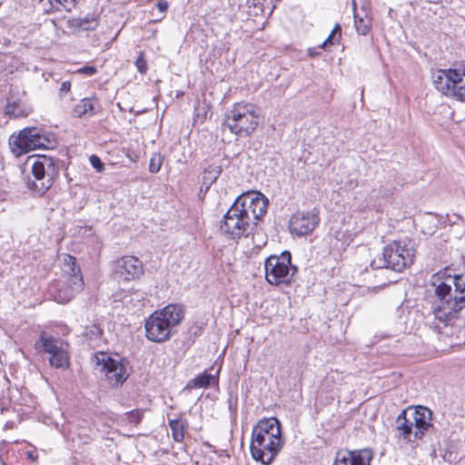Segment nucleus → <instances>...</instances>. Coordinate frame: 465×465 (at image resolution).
<instances>
[{"label":"nucleus","instance_id":"obj_1","mask_svg":"<svg viewBox=\"0 0 465 465\" xmlns=\"http://www.w3.org/2000/svg\"><path fill=\"white\" fill-rule=\"evenodd\" d=\"M183 317L184 309L181 304L170 303L156 310L144 321L145 337L155 343L168 341L176 333L175 328Z\"/></svg>","mask_w":465,"mask_h":465},{"label":"nucleus","instance_id":"obj_2","mask_svg":"<svg viewBox=\"0 0 465 465\" xmlns=\"http://www.w3.org/2000/svg\"><path fill=\"white\" fill-rule=\"evenodd\" d=\"M432 412L423 406H416L403 410L395 420L397 436L406 442L421 440L425 433L432 428Z\"/></svg>","mask_w":465,"mask_h":465},{"label":"nucleus","instance_id":"obj_3","mask_svg":"<svg viewBox=\"0 0 465 465\" xmlns=\"http://www.w3.org/2000/svg\"><path fill=\"white\" fill-rule=\"evenodd\" d=\"M61 278L49 287L50 295L58 303L70 302L84 288V280L76 259L69 254L64 255Z\"/></svg>","mask_w":465,"mask_h":465},{"label":"nucleus","instance_id":"obj_4","mask_svg":"<svg viewBox=\"0 0 465 465\" xmlns=\"http://www.w3.org/2000/svg\"><path fill=\"white\" fill-rule=\"evenodd\" d=\"M32 175L27 178L26 187L33 194L44 195L59 175L58 160L47 155H37L31 166Z\"/></svg>","mask_w":465,"mask_h":465},{"label":"nucleus","instance_id":"obj_5","mask_svg":"<svg viewBox=\"0 0 465 465\" xmlns=\"http://www.w3.org/2000/svg\"><path fill=\"white\" fill-rule=\"evenodd\" d=\"M415 249L410 240L393 241L384 247L381 257L371 262L372 269H391L402 272L413 262Z\"/></svg>","mask_w":465,"mask_h":465},{"label":"nucleus","instance_id":"obj_6","mask_svg":"<svg viewBox=\"0 0 465 465\" xmlns=\"http://www.w3.org/2000/svg\"><path fill=\"white\" fill-rule=\"evenodd\" d=\"M261 111L253 104L236 103L225 114L224 125L241 137L251 135L259 125Z\"/></svg>","mask_w":465,"mask_h":465},{"label":"nucleus","instance_id":"obj_7","mask_svg":"<svg viewBox=\"0 0 465 465\" xmlns=\"http://www.w3.org/2000/svg\"><path fill=\"white\" fill-rule=\"evenodd\" d=\"M432 83L441 94L465 102V62L449 69L432 72Z\"/></svg>","mask_w":465,"mask_h":465},{"label":"nucleus","instance_id":"obj_8","mask_svg":"<svg viewBox=\"0 0 465 465\" xmlns=\"http://www.w3.org/2000/svg\"><path fill=\"white\" fill-rule=\"evenodd\" d=\"M431 285L434 288L435 301L432 306V312L437 320L445 325L450 323L456 314L463 308H452L451 304L444 302H454V289L440 274H434L431 278Z\"/></svg>","mask_w":465,"mask_h":465},{"label":"nucleus","instance_id":"obj_9","mask_svg":"<svg viewBox=\"0 0 465 465\" xmlns=\"http://www.w3.org/2000/svg\"><path fill=\"white\" fill-rule=\"evenodd\" d=\"M265 278L270 284L279 285L289 283L296 272V267L292 265V256L287 251L281 255H271L264 263Z\"/></svg>","mask_w":465,"mask_h":465},{"label":"nucleus","instance_id":"obj_10","mask_svg":"<svg viewBox=\"0 0 465 465\" xmlns=\"http://www.w3.org/2000/svg\"><path fill=\"white\" fill-rule=\"evenodd\" d=\"M232 204L238 205V211L254 228L257 221L262 217L267 209V200L261 193L246 192L239 195Z\"/></svg>","mask_w":465,"mask_h":465},{"label":"nucleus","instance_id":"obj_11","mask_svg":"<svg viewBox=\"0 0 465 465\" xmlns=\"http://www.w3.org/2000/svg\"><path fill=\"white\" fill-rule=\"evenodd\" d=\"M36 345L39 346L45 353L49 354L48 361L52 367L63 370L69 367V345L64 340L53 336H46L42 333L39 340L36 341Z\"/></svg>","mask_w":465,"mask_h":465},{"label":"nucleus","instance_id":"obj_12","mask_svg":"<svg viewBox=\"0 0 465 465\" xmlns=\"http://www.w3.org/2000/svg\"><path fill=\"white\" fill-rule=\"evenodd\" d=\"M283 446L282 437H273L272 434L267 437H252L250 450L254 460L262 465L272 463Z\"/></svg>","mask_w":465,"mask_h":465},{"label":"nucleus","instance_id":"obj_13","mask_svg":"<svg viewBox=\"0 0 465 465\" xmlns=\"http://www.w3.org/2000/svg\"><path fill=\"white\" fill-rule=\"evenodd\" d=\"M221 230L231 235L232 238H240L242 236H248L253 230V227L245 220L242 213L238 211V205L232 204L223 215Z\"/></svg>","mask_w":465,"mask_h":465},{"label":"nucleus","instance_id":"obj_14","mask_svg":"<svg viewBox=\"0 0 465 465\" xmlns=\"http://www.w3.org/2000/svg\"><path fill=\"white\" fill-rule=\"evenodd\" d=\"M95 359L97 365L102 366V371L112 386L118 387L127 380L126 366L121 361L113 359L104 352L97 353Z\"/></svg>","mask_w":465,"mask_h":465},{"label":"nucleus","instance_id":"obj_15","mask_svg":"<svg viewBox=\"0 0 465 465\" xmlns=\"http://www.w3.org/2000/svg\"><path fill=\"white\" fill-rule=\"evenodd\" d=\"M319 222L320 217L316 209L310 212H297L290 218L289 229L292 234L301 237L311 233Z\"/></svg>","mask_w":465,"mask_h":465},{"label":"nucleus","instance_id":"obj_16","mask_svg":"<svg viewBox=\"0 0 465 465\" xmlns=\"http://www.w3.org/2000/svg\"><path fill=\"white\" fill-rule=\"evenodd\" d=\"M114 273L118 280L133 281L143 274L142 262L135 256H124L114 263Z\"/></svg>","mask_w":465,"mask_h":465},{"label":"nucleus","instance_id":"obj_17","mask_svg":"<svg viewBox=\"0 0 465 465\" xmlns=\"http://www.w3.org/2000/svg\"><path fill=\"white\" fill-rule=\"evenodd\" d=\"M40 128L25 127L16 136L11 137L10 145L14 153L22 154L37 149Z\"/></svg>","mask_w":465,"mask_h":465},{"label":"nucleus","instance_id":"obj_18","mask_svg":"<svg viewBox=\"0 0 465 465\" xmlns=\"http://www.w3.org/2000/svg\"><path fill=\"white\" fill-rule=\"evenodd\" d=\"M371 455L367 450L358 451L341 450L333 465H370Z\"/></svg>","mask_w":465,"mask_h":465},{"label":"nucleus","instance_id":"obj_19","mask_svg":"<svg viewBox=\"0 0 465 465\" xmlns=\"http://www.w3.org/2000/svg\"><path fill=\"white\" fill-rule=\"evenodd\" d=\"M444 280L451 286L454 287L455 298L454 302H444L446 304H451L453 308L465 307V275H447Z\"/></svg>","mask_w":465,"mask_h":465},{"label":"nucleus","instance_id":"obj_20","mask_svg":"<svg viewBox=\"0 0 465 465\" xmlns=\"http://www.w3.org/2000/svg\"><path fill=\"white\" fill-rule=\"evenodd\" d=\"M282 437L281 424L278 419L269 418L261 420L253 428L252 437Z\"/></svg>","mask_w":465,"mask_h":465},{"label":"nucleus","instance_id":"obj_21","mask_svg":"<svg viewBox=\"0 0 465 465\" xmlns=\"http://www.w3.org/2000/svg\"><path fill=\"white\" fill-rule=\"evenodd\" d=\"M67 28L73 33L78 31L94 30L98 26V16L86 15L84 18H71L66 22Z\"/></svg>","mask_w":465,"mask_h":465},{"label":"nucleus","instance_id":"obj_22","mask_svg":"<svg viewBox=\"0 0 465 465\" xmlns=\"http://www.w3.org/2000/svg\"><path fill=\"white\" fill-rule=\"evenodd\" d=\"M221 367L218 369L216 374L208 373L207 371L200 373L195 378L190 380L185 387L187 390L208 388L211 385H217L219 381V372Z\"/></svg>","mask_w":465,"mask_h":465},{"label":"nucleus","instance_id":"obj_23","mask_svg":"<svg viewBox=\"0 0 465 465\" xmlns=\"http://www.w3.org/2000/svg\"><path fill=\"white\" fill-rule=\"evenodd\" d=\"M44 13L52 14L59 11L71 12L76 0H40Z\"/></svg>","mask_w":465,"mask_h":465},{"label":"nucleus","instance_id":"obj_24","mask_svg":"<svg viewBox=\"0 0 465 465\" xmlns=\"http://www.w3.org/2000/svg\"><path fill=\"white\" fill-rule=\"evenodd\" d=\"M96 104L95 98H83L74 106L72 114L74 117L93 116L96 113Z\"/></svg>","mask_w":465,"mask_h":465},{"label":"nucleus","instance_id":"obj_25","mask_svg":"<svg viewBox=\"0 0 465 465\" xmlns=\"http://www.w3.org/2000/svg\"><path fill=\"white\" fill-rule=\"evenodd\" d=\"M352 7L354 12V26L355 30L359 35H366L371 27V19L365 14L363 16H361L356 12V2L352 1Z\"/></svg>","mask_w":465,"mask_h":465},{"label":"nucleus","instance_id":"obj_26","mask_svg":"<svg viewBox=\"0 0 465 465\" xmlns=\"http://www.w3.org/2000/svg\"><path fill=\"white\" fill-rule=\"evenodd\" d=\"M169 427L172 430V437L174 441L182 442L184 439V431L187 427L186 420L181 419L169 420Z\"/></svg>","mask_w":465,"mask_h":465},{"label":"nucleus","instance_id":"obj_27","mask_svg":"<svg viewBox=\"0 0 465 465\" xmlns=\"http://www.w3.org/2000/svg\"><path fill=\"white\" fill-rule=\"evenodd\" d=\"M37 140V149H54L57 145L55 135L43 129H40Z\"/></svg>","mask_w":465,"mask_h":465},{"label":"nucleus","instance_id":"obj_28","mask_svg":"<svg viewBox=\"0 0 465 465\" xmlns=\"http://www.w3.org/2000/svg\"><path fill=\"white\" fill-rule=\"evenodd\" d=\"M341 38V27L339 24H336L332 28L329 36L322 44L321 47L325 49L327 45H334L340 43Z\"/></svg>","mask_w":465,"mask_h":465},{"label":"nucleus","instance_id":"obj_29","mask_svg":"<svg viewBox=\"0 0 465 465\" xmlns=\"http://www.w3.org/2000/svg\"><path fill=\"white\" fill-rule=\"evenodd\" d=\"M143 410H133L124 414V420L130 424L138 425L143 418Z\"/></svg>","mask_w":465,"mask_h":465},{"label":"nucleus","instance_id":"obj_30","mask_svg":"<svg viewBox=\"0 0 465 465\" xmlns=\"http://www.w3.org/2000/svg\"><path fill=\"white\" fill-rule=\"evenodd\" d=\"M103 334V330L95 324H93L89 328L86 329L84 335L90 341H97Z\"/></svg>","mask_w":465,"mask_h":465},{"label":"nucleus","instance_id":"obj_31","mask_svg":"<svg viewBox=\"0 0 465 465\" xmlns=\"http://www.w3.org/2000/svg\"><path fill=\"white\" fill-rule=\"evenodd\" d=\"M5 114L15 118L23 117L26 115V114L19 108V105L16 103L8 104L5 107Z\"/></svg>","mask_w":465,"mask_h":465},{"label":"nucleus","instance_id":"obj_32","mask_svg":"<svg viewBox=\"0 0 465 465\" xmlns=\"http://www.w3.org/2000/svg\"><path fill=\"white\" fill-rule=\"evenodd\" d=\"M162 163H163V160H162L161 155L154 154L150 160V164H149L150 173H158L161 169Z\"/></svg>","mask_w":465,"mask_h":465},{"label":"nucleus","instance_id":"obj_33","mask_svg":"<svg viewBox=\"0 0 465 465\" xmlns=\"http://www.w3.org/2000/svg\"><path fill=\"white\" fill-rule=\"evenodd\" d=\"M220 173H221V170L217 169V168L206 170L204 173V175H203L204 183H209L210 184H212L213 183H214L216 181V179L218 178Z\"/></svg>","mask_w":465,"mask_h":465},{"label":"nucleus","instance_id":"obj_34","mask_svg":"<svg viewBox=\"0 0 465 465\" xmlns=\"http://www.w3.org/2000/svg\"><path fill=\"white\" fill-rule=\"evenodd\" d=\"M135 66L137 71L141 74H145L147 71V63L143 57V54L142 53L135 61Z\"/></svg>","mask_w":465,"mask_h":465},{"label":"nucleus","instance_id":"obj_35","mask_svg":"<svg viewBox=\"0 0 465 465\" xmlns=\"http://www.w3.org/2000/svg\"><path fill=\"white\" fill-rule=\"evenodd\" d=\"M90 163L99 173L103 172L104 169V164L101 159L94 154L90 157Z\"/></svg>","mask_w":465,"mask_h":465},{"label":"nucleus","instance_id":"obj_36","mask_svg":"<svg viewBox=\"0 0 465 465\" xmlns=\"http://www.w3.org/2000/svg\"><path fill=\"white\" fill-rule=\"evenodd\" d=\"M78 73L87 75H94L97 73V69L94 66L86 65L78 69Z\"/></svg>","mask_w":465,"mask_h":465},{"label":"nucleus","instance_id":"obj_37","mask_svg":"<svg viewBox=\"0 0 465 465\" xmlns=\"http://www.w3.org/2000/svg\"><path fill=\"white\" fill-rule=\"evenodd\" d=\"M228 406L230 411H235L237 409V397L236 396H230L228 399Z\"/></svg>","mask_w":465,"mask_h":465},{"label":"nucleus","instance_id":"obj_38","mask_svg":"<svg viewBox=\"0 0 465 465\" xmlns=\"http://www.w3.org/2000/svg\"><path fill=\"white\" fill-rule=\"evenodd\" d=\"M70 88H71V84H70V82H67V81L63 82V83L61 84V86H60V89H59L60 94H64V93H67V92H69V91H70Z\"/></svg>","mask_w":465,"mask_h":465},{"label":"nucleus","instance_id":"obj_39","mask_svg":"<svg viewBox=\"0 0 465 465\" xmlns=\"http://www.w3.org/2000/svg\"><path fill=\"white\" fill-rule=\"evenodd\" d=\"M156 6L160 12H165L168 8V3L166 1H158Z\"/></svg>","mask_w":465,"mask_h":465},{"label":"nucleus","instance_id":"obj_40","mask_svg":"<svg viewBox=\"0 0 465 465\" xmlns=\"http://www.w3.org/2000/svg\"><path fill=\"white\" fill-rule=\"evenodd\" d=\"M27 455H28V458H29V459H31L32 460H35V457L34 456L33 452L29 451V452L27 453Z\"/></svg>","mask_w":465,"mask_h":465},{"label":"nucleus","instance_id":"obj_41","mask_svg":"<svg viewBox=\"0 0 465 465\" xmlns=\"http://www.w3.org/2000/svg\"><path fill=\"white\" fill-rule=\"evenodd\" d=\"M429 3L439 4L441 0H426Z\"/></svg>","mask_w":465,"mask_h":465},{"label":"nucleus","instance_id":"obj_42","mask_svg":"<svg viewBox=\"0 0 465 465\" xmlns=\"http://www.w3.org/2000/svg\"><path fill=\"white\" fill-rule=\"evenodd\" d=\"M309 54H310L311 55H313L314 51H312V49H309Z\"/></svg>","mask_w":465,"mask_h":465},{"label":"nucleus","instance_id":"obj_43","mask_svg":"<svg viewBox=\"0 0 465 465\" xmlns=\"http://www.w3.org/2000/svg\"><path fill=\"white\" fill-rule=\"evenodd\" d=\"M309 54H310L311 55H313L314 51H312V49H309Z\"/></svg>","mask_w":465,"mask_h":465},{"label":"nucleus","instance_id":"obj_44","mask_svg":"<svg viewBox=\"0 0 465 465\" xmlns=\"http://www.w3.org/2000/svg\"><path fill=\"white\" fill-rule=\"evenodd\" d=\"M350 184H351V185L355 186V185H357V183H356V182H355V183H352V181H351Z\"/></svg>","mask_w":465,"mask_h":465}]
</instances>
